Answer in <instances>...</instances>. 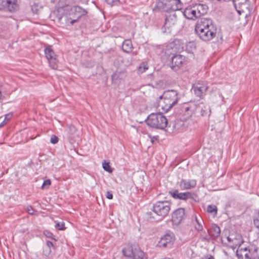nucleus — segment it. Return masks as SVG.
<instances>
[{"instance_id": "nucleus-3", "label": "nucleus", "mask_w": 259, "mask_h": 259, "mask_svg": "<svg viewBox=\"0 0 259 259\" xmlns=\"http://www.w3.org/2000/svg\"><path fill=\"white\" fill-rule=\"evenodd\" d=\"M146 122L150 127L160 130L164 129L167 124L166 117L160 113H151L148 116Z\"/></svg>"}, {"instance_id": "nucleus-43", "label": "nucleus", "mask_w": 259, "mask_h": 259, "mask_svg": "<svg viewBox=\"0 0 259 259\" xmlns=\"http://www.w3.org/2000/svg\"><path fill=\"white\" fill-rule=\"evenodd\" d=\"M106 197L109 199H111L113 198V195L110 192L108 191L106 193Z\"/></svg>"}, {"instance_id": "nucleus-23", "label": "nucleus", "mask_w": 259, "mask_h": 259, "mask_svg": "<svg viewBox=\"0 0 259 259\" xmlns=\"http://www.w3.org/2000/svg\"><path fill=\"white\" fill-rule=\"evenodd\" d=\"M123 52L129 53L132 52L133 49V45L130 39H126L122 43V46Z\"/></svg>"}, {"instance_id": "nucleus-4", "label": "nucleus", "mask_w": 259, "mask_h": 259, "mask_svg": "<svg viewBox=\"0 0 259 259\" xmlns=\"http://www.w3.org/2000/svg\"><path fill=\"white\" fill-rule=\"evenodd\" d=\"M156 7L161 11H176L182 8V3L180 0H162L157 3Z\"/></svg>"}, {"instance_id": "nucleus-40", "label": "nucleus", "mask_w": 259, "mask_h": 259, "mask_svg": "<svg viewBox=\"0 0 259 259\" xmlns=\"http://www.w3.org/2000/svg\"><path fill=\"white\" fill-rule=\"evenodd\" d=\"M44 234L48 238H53L54 235L51 232L48 231H45L44 232Z\"/></svg>"}, {"instance_id": "nucleus-52", "label": "nucleus", "mask_w": 259, "mask_h": 259, "mask_svg": "<svg viewBox=\"0 0 259 259\" xmlns=\"http://www.w3.org/2000/svg\"><path fill=\"white\" fill-rule=\"evenodd\" d=\"M165 259H173V258H165Z\"/></svg>"}, {"instance_id": "nucleus-1", "label": "nucleus", "mask_w": 259, "mask_h": 259, "mask_svg": "<svg viewBox=\"0 0 259 259\" xmlns=\"http://www.w3.org/2000/svg\"><path fill=\"white\" fill-rule=\"evenodd\" d=\"M195 31L199 38L203 41L211 40L216 35V29L212 21L209 18H201L196 24Z\"/></svg>"}, {"instance_id": "nucleus-21", "label": "nucleus", "mask_w": 259, "mask_h": 259, "mask_svg": "<svg viewBox=\"0 0 259 259\" xmlns=\"http://www.w3.org/2000/svg\"><path fill=\"white\" fill-rule=\"evenodd\" d=\"M194 6L196 9V13L198 18L200 17L202 15L205 14L207 12L208 7L205 5L197 4Z\"/></svg>"}, {"instance_id": "nucleus-29", "label": "nucleus", "mask_w": 259, "mask_h": 259, "mask_svg": "<svg viewBox=\"0 0 259 259\" xmlns=\"http://www.w3.org/2000/svg\"><path fill=\"white\" fill-rule=\"evenodd\" d=\"M47 247H48V249L46 251H44V253L45 255H49L51 250V247H53V243L51 242V241H47Z\"/></svg>"}, {"instance_id": "nucleus-11", "label": "nucleus", "mask_w": 259, "mask_h": 259, "mask_svg": "<svg viewBox=\"0 0 259 259\" xmlns=\"http://www.w3.org/2000/svg\"><path fill=\"white\" fill-rule=\"evenodd\" d=\"M233 3L239 14L249 12V0H233Z\"/></svg>"}, {"instance_id": "nucleus-6", "label": "nucleus", "mask_w": 259, "mask_h": 259, "mask_svg": "<svg viewBox=\"0 0 259 259\" xmlns=\"http://www.w3.org/2000/svg\"><path fill=\"white\" fill-rule=\"evenodd\" d=\"M122 252L124 256L132 259H147L144 252L137 246H128L122 249Z\"/></svg>"}, {"instance_id": "nucleus-18", "label": "nucleus", "mask_w": 259, "mask_h": 259, "mask_svg": "<svg viewBox=\"0 0 259 259\" xmlns=\"http://www.w3.org/2000/svg\"><path fill=\"white\" fill-rule=\"evenodd\" d=\"M196 185L195 180L182 179L180 182V187L182 190H187L194 188Z\"/></svg>"}, {"instance_id": "nucleus-48", "label": "nucleus", "mask_w": 259, "mask_h": 259, "mask_svg": "<svg viewBox=\"0 0 259 259\" xmlns=\"http://www.w3.org/2000/svg\"><path fill=\"white\" fill-rule=\"evenodd\" d=\"M57 0H51V2L52 3H54Z\"/></svg>"}, {"instance_id": "nucleus-25", "label": "nucleus", "mask_w": 259, "mask_h": 259, "mask_svg": "<svg viewBox=\"0 0 259 259\" xmlns=\"http://www.w3.org/2000/svg\"><path fill=\"white\" fill-rule=\"evenodd\" d=\"M45 54L46 57L48 60L56 57L55 52L50 46H49L45 49Z\"/></svg>"}, {"instance_id": "nucleus-15", "label": "nucleus", "mask_w": 259, "mask_h": 259, "mask_svg": "<svg viewBox=\"0 0 259 259\" xmlns=\"http://www.w3.org/2000/svg\"><path fill=\"white\" fill-rule=\"evenodd\" d=\"M185 217V209L183 208H180L175 210L172 215V221L174 224L178 225Z\"/></svg>"}, {"instance_id": "nucleus-2", "label": "nucleus", "mask_w": 259, "mask_h": 259, "mask_svg": "<svg viewBox=\"0 0 259 259\" xmlns=\"http://www.w3.org/2000/svg\"><path fill=\"white\" fill-rule=\"evenodd\" d=\"M160 98L162 99L159 102L160 106L164 111L167 112L177 103L178 93L175 90H167L163 93Z\"/></svg>"}, {"instance_id": "nucleus-46", "label": "nucleus", "mask_w": 259, "mask_h": 259, "mask_svg": "<svg viewBox=\"0 0 259 259\" xmlns=\"http://www.w3.org/2000/svg\"><path fill=\"white\" fill-rule=\"evenodd\" d=\"M4 98V96H3L1 92L0 91V100H3Z\"/></svg>"}, {"instance_id": "nucleus-26", "label": "nucleus", "mask_w": 259, "mask_h": 259, "mask_svg": "<svg viewBox=\"0 0 259 259\" xmlns=\"http://www.w3.org/2000/svg\"><path fill=\"white\" fill-rule=\"evenodd\" d=\"M221 233L220 228L217 225H214L212 227V230L210 232V235L214 238L218 237Z\"/></svg>"}, {"instance_id": "nucleus-17", "label": "nucleus", "mask_w": 259, "mask_h": 259, "mask_svg": "<svg viewBox=\"0 0 259 259\" xmlns=\"http://www.w3.org/2000/svg\"><path fill=\"white\" fill-rule=\"evenodd\" d=\"M183 13L185 17L188 19L194 20L198 18L194 6L186 8Z\"/></svg>"}, {"instance_id": "nucleus-20", "label": "nucleus", "mask_w": 259, "mask_h": 259, "mask_svg": "<svg viewBox=\"0 0 259 259\" xmlns=\"http://www.w3.org/2000/svg\"><path fill=\"white\" fill-rule=\"evenodd\" d=\"M17 0H5L3 2V5L6 7L10 12L16 10L18 8Z\"/></svg>"}, {"instance_id": "nucleus-44", "label": "nucleus", "mask_w": 259, "mask_h": 259, "mask_svg": "<svg viewBox=\"0 0 259 259\" xmlns=\"http://www.w3.org/2000/svg\"><path fill=\"white\" fill-rule=\"evenodd\" d=\"M201 259H214V257L212 255H207L206 256L203 257Z\"/></svg>"}, {"instance_id": "nucleus-30", "label": "nucleus", "mask_w": 259, "mask_h": 259, "mask_svg": "<svg viewBox=\"0 0 259 259\" xmlns=\"http://www.w3.org/2000/svg\"><path fill=\"white\" fill-rule=\"evenodd\" d=\"M148 69V66L147 65V64H146L145 63L143 62V63H141V64L139 66L138 71L139 72L142 73L145 72Z\"/></svg>"}, {"instance_id": "nucleus-7", "label": "nucleus", "mask_w": 259, "mask_h": 259, "mask_svg": "<svg viewBox=\"0 0 259 259\" xmlns=\"http://www.w3.org/2000/svg\"><path fill=\"white\" fill-rule=\"evenodd\" d=\"M257 248L254 246L238 248L236 251L238 259H254L257 255Z\"/></svg>"}, {"instance_id": "nucleus-51", "label": "nucleus", "mask_w": 259, "mask_h": 259, "mask_svg": "<svg viewBox=\"0 0 259 259\" xmlns=\"http://www.w3.org/2000/svg\"><path fill=\"white\" fill-rule=\"evenodd\" d=\"M103 162H107V161L106 160H104L103 161Z\"/></svg>"}, {"instance_id": "nucleus-33", "label": "nucleus", "mask_w": 259, "mask_h": 259, "mask_svg": "<svg viewBox=\"0 0 259 259\" xmlns=\"http://www.w3.org/2000/svg\"><path fill=\"white\" fill-rule=\"evenodd\" d=\"M102 167L105 170L109 172L112 171V169L109 165V163H102Z\"/></svg>"}, {"instance_id": "nucleus-42", "label": "nucleus", "mask_w": 259, "mask_h": 259, "mask_svg": "<svg viewBox=\"0 0 259 259\" xmlns=\"http://www.w3.org/2000/svg\"><path fill=\"white\" fill-rule=\"evenodd\" d=\"M184 109L185 111H193L194 108L192 106L190 105L189 106H184Z\"/></svg>"}, {"instance_id": "nucleus-41", "label": "nucleus", "mask_w": 259, "mask_h": 259, "mask_svg": "<svg viewBox=\"0 0 259 259\" xmlns=\"http://www.w3.org/2000/svg\"><path fill=\"white\" fill-rule=\"evenodd\" d=\"M27 212L30 214L34 213V210L31 206H28L26 208Z\"/></svg>"}, {"instance_id": "nucleus-45", "label": "nucleus", "mask_w": 259, "mask_h": 259, "mask_svg": "<svg viewBox=\"0 0 259 259\" xmlns=\"http://www.w3.org/2000/svg\"><path fill=\"white\" fill-rule=\"evenodd\" d=\"M201 239H202V240H208L209 238L207 236H203L201 235Z\"/></svg>"}, {"instance_id": "nucleus-38", "label": "nucleus", "mask_w": 259, "mask_h": 259, "mask_svg": "<svg viewBox=\"0 0 259 259\" xmlns=\"http://www.w3.org/2000/svg\"><path fill=\"white\" fill-rule=\"evenodd\" d=\"M50 141L52 144H56L58 142V138L55 135H53L51 138Z\"/></svg>"}, {"instance_id": "nucleus-9", "label": "nucleus", "mask_w": 259, "mask_h": 259, "mask_svg": "<svg viewBox=\"0 0 259 259\" xmlns=\"http://www.w3.org/2000/svg\"><path fill=\"white\" fill-rule=\"evenodd\" d=\"M208 88V87L205 82L201 81H198L193 84L192 90L196 96L200 98H203V97L206 95Z\"/></svg>"}, {"instance_id": "nucleus-22", "label": "nucleus", "mask_w": 259, "mask_h": 259, "mask_svg": "<svg viewBox=\"0 0 259 259\" xmlns=\"http://www.w3.org/2000/svg\"><path fill=\"white\" fill-rule=\"evenodd\" d=\"M197 109H201L200 113L202 116H209L210 115L211 110L209 107L207 105H204L203 103L198 104Z\"/></svg>"}, {"instance_id": "nucleus-27", "label": "nucleus", "mask_w": 259, "mask_h": 259, "mask_svg": "<svg viewBox=\"0 0 259 259\" xmlns=\"http://www.w3.org/2000/svg\"><path fill=\"white\" fill-rule=\"evenodd\" d=\"M50 64V66L53 69H57L58 68V61L56 59V58H54L52 59H50L48 60Z\"/></svg>"}, {"instance_id": "nucleus-39", "label": "nucleus", "mask_w": 259, "mask_h": 259, "mask_svg": "<svg viewBox=\"0 0 259 259\" xmlns=\"http://www.w3.org/2000/svg\"><path fill=\"white\" fill-rule=\"evenodd\" d=\"M51 184V181L50 180H45L42 186H41V188L42 189H45V187L46 186H49Z\"/></svg>"}, {"instance_id": "nucleus-19", "label": "nucleus", "mask_w": 259, "mask_h": 259, "mask_svg": "<svg viewBox=\"0 0 259 259\" xmlns=\"http://www.w3.org/2000/svg\"><path fill=\"white\" fill-rule=\"evenodd\" d=\"M72 10L75 13L78 14V16L77 17V19L72 20L70 21V23L71 25H73L74 23L77 22L79 18L87 14V11L85 9H82L81 7L78 6H74Z\"/></svg>"}, {"instance_id": "nucleus-8", "label": "nucleus", "mask_w": 259, "mask_h": 259, "mask_svg": "<svg viewBox=\"0 0 259 259\" xmlns=\"http://www.w3.org/2000/svg\"><path fill=\"white\" fill-rule=\"evenodd\" d=\"M178 24L177 16L175 13L167 16L165 19V22L162 27L163 32L171 33L175 30Z\"/></svg>"}, {"instance_id": "nucleus-37", "label": "nucleus", "mask_w": 259, "mask_h": 259, "mask_svg": "<svg viewBox=\"0 0 259 259\" xmlns=\"http://www.w3.org/2000/svg\"><path fill=\"white\" fill-rule=\"evenodd\" d=\"M55 227L60 230H64L65 229L64 223H58L56 224Z\"/></svg>"}, {"instance_id": "nucleus-47", "label": "nucleus", "mask_w": 259, "mask_h": 259, "mask_svg": "<svg viewBox=\"0 0 259 259\" xmlns=\"http://www.w3.org/2000/svg\"><path fill=\"white\" fill-rule=\"evenodd\" d=\"M38 160H39V162H41L42 161H44L45 160L44 159H42V158H39Z\"/></svg>"}, {"instance_id": "nucleus-14", "label": "nucleus", "mask_w": 259, "mask_h": 259, "mask_svg": "<svg viewBox=\"0 0 259 259\" xmlns=\"http://www.w3.org/2000/svg\"><path fill=\"white\" fill-rule=\"evenodd\" d=\"M78 137L76 127L72 125H69L65 131L64 138L72 143L74 142L76 138Z\"/></svg>"}, {"instance_id": "nucleus-35", "label": "nucleus", "mask_w": 259, "mask_h": 259, "mask_svg": "<svg viewBox=\"0 0 259 259\" xmlns=\"http://www.w3.org/2000/svg\"><path fill=\"white\" fill-rule=\"evenodd\" d=\"M123 72H120L116 70L114 73L112 75V79H117L120 77V74L121 73H123Z\"/></svg>"}, {"instance_id": "nucleus-36", "label": "nucleus", "mask_w": 259, "mask_h": 259, "mask_svg": "<svg viewBox=\"0 0 259 259\" xmlns=\"http://www.w3.org/2000/svg\"><path fill=\"white\" fill-rule=\"evenodd\" d=\"M255 226L259 229V211L257 212L256 218L254 219Z\"/></svg>"}, {"instance_id": "nucleus-24", "label": "nucleus", "mask_w": 259, "mask_h": 259, "mask_svg": "<svg viewBox=\"0 0 259 259\" xmlns=\"http://www.w3.org/2000/svg\"><path fill=\"white\" fill-rule=\"evenodd\" d=\"M203 224V221L200 217L198 218L197 217H195V221L193 223L195 230L198 232L202 231Z\"/></svg>"}, {"instance_id": "nucleus-5", "label": "nucleus", "mask_w": 259, "mask_h": 259, "mask_svg": "<svg viewBox=\"0 0 259 259\" xmlns=\"http://www.w3.org/2000/svg\"><path fill=\"white\" fill-rule=\"evenodd\" d=\"M170 203L167 201H159L153 205L152 211L162 218L167 215L170 209Z\"/></svg>"}, {"instance_id": "nucleus-10", "label": "nucleus", "mask_w": 259, "mask_h": 259, "mask_svg": "<svg viewBox=\"0 0 259 259\" xmlns=\"http://www.w3.org/2000/svg\"><path fill=\"white\" fill-rule=\"evenodd\" d=\"M175 240L174 234L172 233H167L161 237L158 246L160 247L170 248L173 245Z\"/></svg>"}, {"instance_id": "nucleus-49", "label": "nucleus", "mask_w": 259, "mask_h": 259, "mask_svg": "<svg viewBox=\"0 0 259 259\" xmlns=\"http://www.w3.org/2000/svg\"><path fill=\"white\" fill-rule=\"evenodd\" d=\"M61 18H62V16H59V17H58V18H59V20H60V19H61Z\"/></svg>"}, {"instance_id": "nucleus-16", "label": "nucleus", "mask_w": 259, "mask_h": 259, "mask_svg": "<svg viewBox=\"0 0 259 259\" xmlns=\"http://www.w3.org/2000/svg\"><path fill=\"white\" fill-rule=\"evenodd\" d=\"M227 240L230 244H232L231 245L233 247L239 246V248H240V246L243 242L242 236L239 234H231L227 237Z\"/></svg>"}, {"instance_id": "nucleus-50", "label": "nucleus", "mask_w": 259, "mask_h": 259, "mask_svg": "<svg viewBox=\"0 0 259 259\" xmlns=\"http://www.w3.org/2000/svg\"><path fill=\"white\" fill-rule=\"evenodd\" d=\"M151 142H152V143H153V142H154V140L152 139V140H151Z\"/></svg>"}, {"instance_id": "nucleus-31", "label": "nucleus", "mask_w": 259, "mask_h": 259, "mask_svg": "<svg viewBox=\"0 0 259 259\" xmlns=\"http://www.w3.org/2000/svg\"><path fill=\"white\" fill-rule=\"evenodd\" d=\"M12 114L11 113H8L6 114L4 120L0 124V127H2L5 124H6L7 123L8 121H9L12 118Z\"/></svg>"}, {"instance_id": "nucleus-32", "label": "nucleus", "mask_w": 259, "mask_h": 259, "mask_svg": "<svg viewBox=\"0 0 259 259\" xmlns=\"http://www.w3.org/2000/svg\"><path fill=\"white\" fill-rule=\"evenodd\" d=\"M207 211L209 213H217V209L215 205H209L207 206Z\"/></svg>"}, {"instance_id": "nucleus-12", "label": "nucleus", "mask_w": 259, "mask_h": 259, "mask_svg": "<svg viewBox=\"0 0 259 259\" xmlns=\"http://www.w3.org/2000/svg\"><path fill=\"white\" fill-rule=\"evenodd\" d=\"M171 196L177 199L181 200H187L191 199L195 201H197V196L196 194L190 192H186L184 193H179L178 190H175L173 192H170Z\"/></svg>"}, {"instance_id": "nucleus-13", "label": "nucleus", "mask_w": 259, "mask_h": 259, "mask_svg": "<svg viewBox=\"0 0 259 259\" xmlns=\"http://www.w3.org/2000/svg\"><path fill=\"white\" fill-rule=\"evenodd\" d=\"M185 61V57L183 55H177L174 56L171 59V69L175 71L178 70L183 66Z\"/></svg>"}, {"instance_id": "nucleus-28", "label": "nucleus", "mask_w": 259, "mask_h": 259, "mask_svg": "<svg viewBox=\"0 0 259 259\" xmlns=\"http://www.w3.org/2000/svg\"><path fill=\"white\" fill-rule=\"evenodd\" d=\"M196 49V46L194 42H189L186 45V50L189 52H192L194 50Z\"/></svg>"}, {"instance_id": "nucleus-34", "label": "nucleus", "mask_w": 259, "mask_h": 259, "mask_svg": "<svg viewBox=\"0 0 259 259\" xmlns=\"http://www.w3.org/2000/svg\"><path fill=\"white\" fill-rule=\"evenodd\" d=\"M106 3L111 6L118 5L119 4V0H105Z\"/></svg>"}]
</instances>
